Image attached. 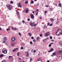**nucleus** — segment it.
<instances>
[{"label": "nucleus", "instance_id": "nucleus-1", "mask_svg": "<svg viewBox=\"0 0 62 62\" xmlns=\"http://www.w3.org/2000/svg\"><path fill=\"white\" fill-rule=\"evenodd\" d=\"M61 32V30H59L56 32V34L57 35H59Z\"/></svg>", "mask_w": 62, "mask_h": 62}, {"label": "nucleus", "instance_id": "nucleus-2", "mask_svg": "<svg viewBox=\"0 0 62 62\" xmlns=\"http://www.w3.org/2000/svg\"><path fill=\"white\" fill-rule=\"evenodd\" d=\"M57 53L58 54H62V51L60 50H59L57 51Z\"/></svg>", "mask_w": 62, "mask_h": 62}, {"label": "nucleus", "instance_id": "nucleus-3", "mask_svg": "<svg viewBox=\"0 0 62 62\" xmlns=\"http://www.w3.org/2000/svg\"><path fill=\"white\" fill-rule=\"evenodd\" d=\"M50 33L49 32H47L45 33V37H48L49 36Z\"/></svg>", "mask_w": 62, "mask_h": 62}, {"label": "nucleus", "instance_id": "nucleus-4", "mask_svg": "<svg viewBox=\"0 0 62 62\" xmlns=\"http://www.w3.org/2000/svg\"><path fill=\"white\" fill-rule=\"evenodd\" d=\"M2 52L4 54H7V50H6L5 51H2Z\"/></svg>", "mask_w": 62, "mask_h": 62}, {"label": "nucleus", "instance_id": "nucleus-5", "mask_svg": "<svg viewBox=\"0 0 62 62\" xmlns=\"http://www.w3.org/2000/svg\"><path fill=\"white\" fill-rule=\"evenodd\" d=\"M11 40L12 41H15V40H16V39H15V38H12Z\"/></svg>", "mask_w": 62, "mask_h": 62}, {"label": "nucleus", "instance_id": "nucleus-6", "mask_svg": "<svg viewBox=\"0 0 62 62\" xmlns=\"http://www.w3.org/2000/svg\"><path fill=\"white\" fill-rule=\"evenodd\" d=\"M30 16L31 19L34 18V16L33 14H31Z\"/></svg>", "mask_w": 62, "mask_h": 62}, {"label": "nucleus", "instance_id": "nucleus-7", "mask_svg": "<svg viewBox=\"0 0 62 62\" xmlns=\"http://www.w3.org/2000/svg\"><path fill=\"white\" fill-rule=\"evenodd\" d=\"M18 7H20V8H22V6L21 5V4L20 3H19L18 5H17Z\"/></svg>", "mask_w": 62, "mask_h": 62}, {"label": "nucleus", "instance_id": "nucleus-8", "mask_svg": "<svg viewBox=\"0 0 62 62\" xmlns=\"http://www.w3.org/2000/svg\"><path fill=\"white\" fill-rule=\"evenodd\" d=\"M54 51V49L52 48L50 50L48 51V52L50 53L51 52H52V51Z\"/></svg>", "mask_w": 62, "mask_h": 62}, {"label": "nucleus", "instance_id": "nucleus-9", "mask_svg": "<svg viewBox=\"0 0 62 62\" xmlns=\"http://www.w3.org/2000/svg\"><path fill=\"white\" fill-rule=\"evenodd\" d=\"M29 36H30V37H31V36H32V34L31 33H28V34Z\"/></svg>", "mask_w": 62, "mask_h": 62}, {"label": "nucleus", "instance_id": "nucleus-10", "mask_svg": "<svg viewBox=\"0 0 62 62\" xmlns=\"http://www.w3.org/2000/svg\"><path fill=\"white\" fill-rule=\"evenodd\" d=\"M6 6L7 7H10V5L9 4H8L6 5Z\"/></svg>", "mask_w": 62, "mask_h": 62}, {"label": "nucleus", "instance_id": "nucleus-11", "mask_svg": "<svg viewBox=\"0 0 62 62\" xmlns=\"http://www.w3.org/2000/svg\"><path fill=\"white\" fill-rule=\"evenodd\" d=\"M34 23H32V22H31V23L30 24V25L31 26H33V24Z\"/></svg>", "mask_w": 62, "mask_h": 62}, {"label": "nucleus", "instance_id": "nucleus-12", "mask_svg": "<svg viewBox=\"0 0 62 62\" xmlns=\"http://www.w3.org/2000/svg\"><path fill=\"white\" fill-rule=\"evenodd\" d=\"M3 40H7V37H5L3 38Z\"/></svg>", "mask_w": 62, "mask_h": 62}, {"label": "nucleus", "instance_id": "nucleus-13", "mask_svg": "<svg viewBox=\"0 0 62 62\" xmlns=\"http://www.w3.org/2000/svg\"><path fill=\"white\" fill-rule=\"evenodd\" d=\"M37 25V24L33 23L32 26H36Z\"/></svg>", "mask_w": 62, "mask_h": 62}, {"label": "nucleus", "instance_id": "nucleus-14", "mask_svg": "<svg viewBox=\"0 0 62 62\" xmlns=\"http://www.w3.org/2000/svg\"><path fill=\"white\" fill-rule=\"evenodd\" d=\"M4 56V54H1L0 55V57H3Z\"/></svg>", "mask_w": 62, "mask_h": 62}, {"label": "nucleus", "instance_id": "nucleus-15", "mask_svg": "<svg viewBox=\"0 0 62 62\" xmlns=\"http://www.w3.org/2000/svg\"><path fill=\"white\" fill-rule=\"evenodd\" d=\"M8 8L9 10H11V7H10V6Z\"/></svg>", "mask_w": 62, "mask_h": 62}, {"label": "nucleus", "instance_id": "nucleus-16", "mask_svg": "<svg viewBox=\"0 0 62 62\" xmlns=\"http://www.w3.org/2000/svg\"><path fill=\"white\" fill-rule=\"evenodd\" d=\"M15 44H14V43H13L11 44V45L13 47V46H14V45Z\"/></svg>", "mask_w": 62, "mask_h": 62}, {"label": "nucleus", "instance_id": "nucleus-17", "mask_svg": "<svg viewBox=\"0 0 62 62\" xmlns=\"http://www.w3.org/2000/svg\"><path fill=\"white\" fill-rule=\"evenodd\" d=\"M59 7H61V3H60L59 4Z\"/></svg>", "mask_w": 62, "mask_h": 62}, {"label": "nucleus", "instance_id": "nucleus-18", "mask_svg": "<svg viewBox=\"0 0 62 62\" xmlns=\"http://www.w3.org/2000/svg\"><path fill=\"white\" fill-rule=\"evenodd\" d=\"M53 54L54 55H55V54H56V52H54L53 53Z\"/></svg>", "mask_w": 62, "mask_h": 62}, {"label": "nucleus", "instance_id": "nucleus-19", "mask_svg": "<svg viewBox=\"0 0 62 62\" xmlns=\"http://www.w3.org/2000/svg\"><path fill=\"white\" fill-rule=\"evenodd\" d=\"M50 21H54V19H53V18H50Z\"/></svg>", "mask_w": 62, "mask_h": 62}, {"label": "nucleus", "instance_id": "nucleus-20", "mask_svg": "<svg viewBox=\"0 0 62 62\" xmlns=\"http://www.w3.org/2000/svg\"><path fill=\"white\" fill-rule=\"evenodd\" d=\"M49 10H50L52 11L53 10V9L52 8H50Z\"/></svg>", "mask_w": 62, "mask_h": 62}, {"label": "nucleus", "instance_id": "nucleus-21", "mask_svg": "<svg viewBox=\"0 0 62 62\" xmlns=\"http://www.w3.org/2000/svg\"><path fill=\"white\" fill-rule=\"evenodd\" d=\"M10 30V29L9 28H8L6 29V30L7 31H8V30Z\"/></svg>", "mask_w": 62, "mask_h": 62}, {"label": "nucleus", "instance_id": "nucleus-22", "mask_svg": "<svg viewBox=\"0 0 62 62\" xmlns=\"http://www.w3.org/2000/svg\"><path fill=\"white\" fill-rule=\"evenodd\" d=\"M19 54H20V53L18 52L17 53V55H18V56H19Z\"/></svg>", "mask_w": 62, "mask_h": 62}, {"label": "nucleus", "instance_id": "nucleus-23", "mask_svg": "<svg viewBox=\"0 0 62 62\" xmlns=\"http://www.w3.org/2000/svg\"><path fill=\"white\" fill-rule=\"evenodd\" d=\"M11 57H12V56H9L8 58H11Z\"/></svg>", "mask_w": 62, "mask_h": 62}, {"label": "nucleus", "instance_id": "nucleus-24", "mask_svg": "<svg viewBox=\"0 0 62 62\" xmlns=\"http://www.w3.org/2000/svg\"><path fill=\"white\" fill-rule=\"evenodd\" d=\"M16 49L15 48L14 50H13V52H14V51H16Z\"/></svg>", "mask_w": 62, "mask_h": 62}, {"label": "nucleus", "instance_id": "nucleus-25", "mask_svg": "<svg viewBox=\"0 0 62 62\" xmlns=\"http://www.w3.org/2000/svg\"><path fill=\"white\" fill-rule=\"evenodd\" d=\"M28 3V1H26L25 2V4H27V3Z\"/></svg>", "mask_w": 62, "mask_h": 62}, {"label": "nucleus", "instance_id": "nucleus-26", "mask_svg": "<svg viewBox=\"0 0 62 62\" xmlns=\"http://www.w3.org/2000/svg\"><path fill=\"white\" fill-rule=\"evenodd\" d=\"M36 11H37V13H38V11H39V9H36Z\"/></svg>", "mask_w": 62, "mask_h": 62}, {"label": "nucleus", "instance_id": "nucleus-27", "mask_svg": "<svg viewBox=\"0 0 62 62\" xmlns=\"http://www.w3.org/2000/svg\"><path fill=\"white\" fill-rule=\"evenodd\" d=\"M47 28V26H45L44 27V28Z\"/></svg>", "mask_w": 62, "mask_h": 62}, {"label": "nucleus", "instance_id": "nucleus-28", "mask_svg": "<svg viewBox=\"0 0 62 62\" xmlns=\"http://www.w3.org/2000/svg\"><path fill=\"white\" fill-rule=\"evenodd\" d=\"M51 45L50 44L48 45V47H51Z\"/></svg>", "mask_w": 62, "mask_h": 62}, {"label": "nucleus", "instance_id": "nucleus-29", "mask_svg": "<svg viewBox=\"0 0 62 62\" xmlns=\"http://www.w3.org/2000/svg\"><path fill=\"white\" fill-rule=\"evenodd\" d=\"M43 42H46V41H45V40H43Z\"/></svg>", "mask_w": 62, "mask_h": 62}, {"label": "nucleus", "instance_id": "nucleus-30", "mask_svg": "<svg viewBox=\"0 0 62 62\" xmlns=\"http://www.w3.org/2000/svg\"><path fill=\"white\" fill-rule=\"evenodd\" d=\"M33 53H36V50H34L33 51Z\"/></svg>", "mask_w": 62, "mask_h": 62}, {"label": "nucleus", "instance_id": "nucleus-31", "mask_svg": "<svg viewBox=\"0 0 62 62\" xmlns=\"http://www.w3.org/2000/svg\"><path fill=\"white\" fill-rule=\"evenodd\" d=\"M32 60V58H31L30 59V62H31V61Z\"/></svg>", "mask_w": 62, "mask_h": 62}, {"label": "nucleus", "instance_id": "nucleus-32", "mask_svg": "<svg viewBox=\"0 0 62 62\" xmlns=\"http://www.w3.org/2000/svg\"><path fill=\"white\" fill-rule=\"evenodd\" d=\"M41 60V58H39V59H38V61H40V60Z\"/></svg>", "mask_w": 62, "mask_h": 62}, {"label": "nucleus", "instance_id": "nucleus-33", "mask_svg": "<svg viewBox=\"0 0 62 62\" xmlns=\"http://www.w3.org/2000/svg\"><path fill=\"white\" fill-rule=\"evenodd\" d=\"M26 13H28V10H26Z\"/></svg>", "mask_w": 62, "mask_h": 62}, {"label": "nucleus", "instance_id": "nucleus-34", "mask_svg": "<svg viewBox=\"0 0 62 62\" xmlns=\"http://www.w3.org/2000/svg\"><path fill=\"white\" fill-rule=\"evenodd\" d=\"M29 56V54L28 53H27V56L28 57Z\"/></svg>", "mask_w": 62, "mask_h": 62}, {"label": "nucleus", "instance_id": "nucleus-35", "mask_svg": "<svg viewBox=\"0 0 62 62\" xmlns=\"http://www.w3.org/2000/svg\"><path fill=\"white\" fill-rule=\"evenodd\" d=\"M19 35H20V36H22V34H21V33L20 32H19Z\"/></svg>", "mask_w": 62, "mask_h": 62}, {"label": "nucleus", "instance_id": "nucleus-36", "mask_svg": "<svg viewBox=\"0 0 62 62\" xmlns=\"http://www.w3.org/2000/svg\"><path fill=\"white\" fill-rule=\"evenodd\" d=\"M32 43H33L31 41H30V44H32Z\"/></svg>", "mask_w": 62, "mask_h": 62}, {"label": "nucleus", "instance_id": "nucleus-37", "mask_svg": "<svg viewBox=\"0 0 62 62\" xmlns=\"http://www.w3.org/2000/svg\"><path fill=\"white\" fill-rule=\"evenodd\" d=\"M39 39V37H38L37 38V39L38 40V39Z\"/></svg>", "mask_w": 62, "mask_h": 62}, {"label": "nucleus", "instance_id": "nucleus-38", "mask_svg": "<svg viewBox=\"0 0 62 62\" xmlns=\"http://www.w3.org/2000/svg\"><path fill=\"white\" fill-rule=\"evenodd\" d=\"M31 3H34V1H31Z\"/></svg>", "mask_w": 62, "mask_h": 62}, {"label": "nucleus", "instance_id": "nucleus-39", "mask_svg": "<svg viewBox=\"0 0 62 62\" xmlns=\"http://www.w3.org/2000/svg\"><path fill=\"white\" fill-rule=\"evenodd\" d=\"M6 61L5 60H3L1 62H6Z\"/></svg>", "mask_w": 62, "mask_h": 62}, {"label": "nucleus", "instance_id": "nucleus-40", "mask_svg": "<svg viewBox=\"0 0 62 62\" xmlns=\"http://www.w3.org/2000/svg\"><path fill=\"white\" fill-rule=\"evenodd\" d=\"M33 41L34 42H36V40L35 39H33Z\"/></svg>", "mask_w": 62, "mask_h": 62}, {"label": "nucleus", "instance_id": "nucleus-41", "mask_svg": "<svg viewBox=\"0 0 62 62\" xmlns=\"http://www.w3.org/2000/svg\"><path fill=\"white\" fill-rule=\"evenodd\" d=\"M50 23H47V25H50Z\"/></svg>", "mask_w": 62, "mask_h": 62}, {"label": "nucleus", "instance_id": "nucleus-42", "mask_svg": "<svg viewBox=\"0 0 62 62\" xmlns=\"http://www.w3.org/2000/svg\"><path fill=\"white\" fill-rule=\"evenodd\" d=\"M52 25H53V24H52L51 23L50 25L49 26H52Z\"/></svg>", "mask_w": 62, "mask_h": 62}, {"label": "nucleus", "instance_id": "nucleus-43", "mask_svg": "<svg viewBox=\"0 0 62 62\" xmlns=\"http://www.w3.org/2000/svg\"><path fill=\"white\" fill-rule=\"evenodd\" d=\"M23 49V47H21V50H22V49Z\"/></svg>", "mask_w": 62, "mask_h": 62}, {"label": "nucleus", "instance_id": "nucleus-44", "mask_svg": "<svg viewBox=\"0 0 62 62\" xmlns=\"http://www.w3.org/2000/svg\"><path fill=\"white\" fill-rule=\"evenodd\" d=\"M40 37H42V35L41 34H40Z\"/></svg>", "mask_w": 62, "mask_h": 62}, {"label": "nucleus", "instance_id": "nucleus-45", "mask_svg": "<svg viewBox=\"0 0 62 62\" xmlns=\"http://www.w3.org/2000/svg\"><path fill=\"white\" fill-rule=\"evenodd\" d=\"M31 39H34V37H31Z\"/></svg>", "mask_w": 62, "mask_h": 62}, {"label": "nucleus", "instance_id": "nucleus-46", "mask_svg": "<svg viewBox=\"0 0 62 62\" xmlns=\"http://www.w3.org/2000/svg\"><path fill=\"white\" fill-rule=\"evenodd\" d=\"M30 20V18H28V21H29Z\"/></svg>", "mask_w": 62, "mask_h": 62}, {"label": "nucleus", "instance_id": "nucleus-47", "mask_svg": "<svg viewBox=\"0 0 62 62\" xmlns=\"http://www.w3.org/2000/svg\"><path fill=\"white\" fill-rule=\"evenodd\" d=\"M38 13H37V12H36V15H38Z\"/></svg>", "mask_w": 62, "mask_h": 62}, {"label": "nucleus", "instance_id": "nucleus-48", "mask_svg": "<svg viewBox=\"0 0 62 62\" xmlns=\"http://www.w3.org/2000/svg\"><path fill=\"white\" fill-rule=\"evenodd\" d=\"M13 1H11L10 2V3H11V4H13Z\"/></svg>", "mask_w": 62, "mask_h": 62}, {"label": "nucleus", "instance_id": "nucleus-49", "mask_svg": "<svg viewBox=\"0 0 62 62\" xmlns=\"http://www.w3.org/2000/svg\"><path fill=\"white\" fill-rule=\"evenodd\" d=\"M50 39H52V36H51L50 37Z\"/></svg>", "mask_w": 62, "mask_h": 62}, {"label": "nucleus", "instance_id": "nucleus-50", "mask_svg": "<svg viewBox=\"0 0 62 62\" xmlns=\"http://www.w3.org/2000/svg\"><path fill=\"white\" fill-rule=\"evenodd\" d=\"M29 10V9H28V8H27L26 9V10Z\"/></svg>", "mask_w": 62, "mask_h": 62}, {"label": "nucleus", "instance_id": "nucleus-51", "mask_svg": "<svg viewBox=\"0 0 62 62\" xmlns=\"http://www.w3.org/2000/svg\"><path fill=\"white\" fill-rule=\"evenodd\" d=\"M22 22L23 23H24V21L23 20L22 21Z\"/></svg>", "mask_w": 62, "mask_h": 62}, {"label": "nucleus", "instance_id": "nucleus-52", "mask_svg": "<svg viewBox=\"0 0 62 62\" xmlns=\"http://www.w3.org/2000/svg\"><path fill=\"white\" fill-rule=\"evenodd\" d=\"M16 13L18 14V15H19V13L18 12H17V11H16Z\"/></svg>", "mask_w": 62, "mask_h": 62}, {"label": "nucleus", "instance_id": "nucleus-53", "mask_svg": "<svg viewBox=\"0 0 62 62\" xmlns=\"http://www.w3.org/2000/svg\"><path fill=\"white\" fill-rule=\"evenodd\" d=\"M54 44V43H51L50 44H51V45L52 44Z\"/></svg>", "mask_w": 62, "mask_h": 62}, {"label": "nucleus", "instance_id": "nucleus-54", "mask_svg": "<svg viewBox=\"0 0 62 62\" xmlns=\"http://www.w3.org/2000/svg\"><path fill=\"white\" fill-rule=\"evenodd\" d=\"M37 6H39V3H38L37 4Z\"/></svg>", "mask_w": 62, "mask_h": 62}, {"label": "nucleus", "instance_id": "nucleus-55", "mask_svg": "<svg viewBox=\"0 0 62 62\" xmlns=\"http://www.w3.org/2000/svg\"><path fill=\"white\" fill-rule=\"evenodd\" d=\"M19 59L20 60H21V59L20 58H19Z\"/></svg>", "mask_w": 62, "mask_h": 62}, {"label": "nucleus", "instance_id": "nucleus-56", "mask_svg": "<svg viewBox=\"0 0 62 62\" xmlns=\"http://www.w3.org/2000/svg\"><path fill=\"white\" fill-rule=\"evenodd\" d=\"M3 43H5V41L3 40Z\"/></svg>", "mask_w": 62, "mask_h": 62}, {"label": "nucleus", "instance_id": "nucleus-57", "mask_svg": "<svg viewBox=\"0 0 62 62\" xmlns=\"http://www.w3.org/2000/svg\"><path fill=\"white\" fill-rule=\"evenodd\" d=\"M14 29H15V30H17V28H14Z\"/></svg>", "mask_w": 62, "mask_h": 62}, {"label": "nucleus", "instance_id": "nucleus-58", "mask_svg": "<svg viewBox=\"0 0 62 62\" xmlns=\"http://www.w3.org/2000/svg\"><path fill=\"white\" fill-rule=\"evenodd\" d=\"M47 13V11H45V13Z\"/></svg>", "mask_w": 62, "mask_h": 62}, {"label": "nucleus", "instance_id": "nucleus-59", "mask_svg": "<svg viewBox=\"0 0 62 62\" xmlns=\"http://www.w3.org/2000/svg\"><path fill=\"white\" fill-rule=\"evenodd\" d=\"M2 30V28H0V30Z\"/></svg>", "mask_w": 62, "mask_h": 62}, {"label": "nucleus", "instance_id": "nucleus-60", "mask_svg": "<svg viewBox=\"0 0 62 62\" xmlns=\"http://www.w3.org/2000/svg\"><path fill=\"white\" fill-rule=\"evenodd\" d=\"M47 62H50V61H49V60H48L47 61Z\"/></svg>", "mask_w": 62, "mask_h": 62}, {"label": "nucleus", "instance_id": "nucleus-61", "mask_svg": "<svg viewBox=\"0 0 62 62\" xmlns=\"http://www.w3.org/2000/svg\"><path fill=\"white\" fill-rule=\"evenodd\" d=\"M54 55H53V54L51 56H54Z\"/></svg>", "mask_w": 62, "mask_h": 62}, {"label": "nucleus", "instance_id": "nucleus-62", "mask_svg": "<svg viewBox=\"0 0 62 62\" xmlns=\"http://www.w3.org/2000/svg\"><path fill=\"white\" fill-rule=\"evenodd\" d=\"M48 6H49L48 5L46 6V7H48Z\"/></svg>", "mask_w": 62, "mask_h": 62}, {"label": "nucleus", "instance_id": "nucleus-63", "mask_svg": "<svg viewBox=\"0 0 62 62\" xmlns=\"http://www.w3.org/2000/svg\"><path fill=\"white\" fill-rule=\"evenodd\" d=\"M34 12H34V11H33L32 12V13H33V14H34Z\"/></svg>", "mask_w": 62, "mask_h": 62}, {"label": "nucleus", "instance_id": "nucleus-64", "mask_svg": "<svg viewBox=\"0 0 62 62\" xmlns=\"http://www.w3.org/2000/svg\"><path fill=\"white\" fill-rule=\"evenodd\" d=\"M58 23V22H56V24Z\"/></svg>", "mask_w": 62, "mask_h": 62}]
</instances>
